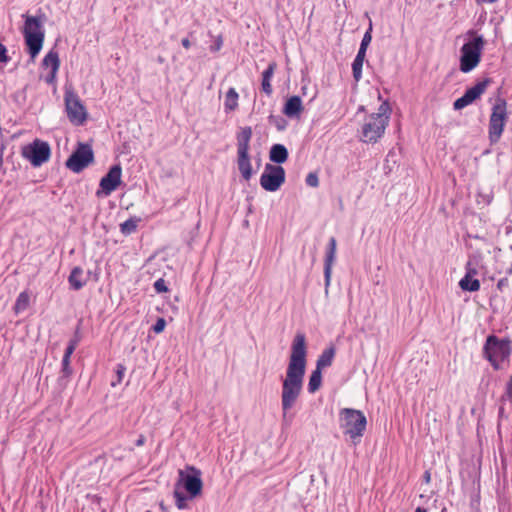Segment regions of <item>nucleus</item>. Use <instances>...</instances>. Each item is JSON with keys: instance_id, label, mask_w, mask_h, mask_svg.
Instances as JSON below:
<instances>
[{"instance_id": "obj_46", "label": "nucleus", "mask_w": 512, "mask_h": 512, "mask_svg": "<svg viewBox=\"0 0 512 512\" xmlns=\"http://www.w3.org/2000/svg\"><path fill=\"white\" fill-rule=\"evenodd\" d=\"M424 481L426 483H429L431 481V474L429 471H425L423 475Z\"/></svg>"}, {"instance_id": "obj_8", "label": "nucleus", "mask_w": 512, "mask_h": 512, "mask_svg": "<svg viewBox=\"0 0 512 512\" xmlns=\"http://www.w3.org/2000/svg\"><path fill=\"white\" fill-rule=\"evenodd\" d=\"M94 151L88 143L78 142L75 149L65 161L67 169L80 173L94 162Z\"/></svg>"}, {"instance_id": "obj_45", "label": "nucleus", "mask_w": 512, "mask_h": 512, "mask_svg": "<svg viewBox=\"0 0 512 512\" xmlns=\"http://www.w3.org/2000/svg\"><path fill=\"white\" fill-rule=\"evenodd\" d=\"M181 44L186 49L190 48L191 46V42L187 37L182 39Z\"/></svg>"}, {"instance_id": "obj_7", "label": "nucleus", "mask_w": 512, "mask_h": 512, "mask_svg": "<svg viewBox=\"0 0 512 512\" xmlns=\"http://www.w3.org/2000/svg\"><path fill=\"white\" fill-rule=\"evenodd\" d=\"M252 137L251 127H244L237 136V165L242 177L248 181L252 177V166L248 156L249 142Z\"/></svg>"}, {"instance_id": "obj_49", "label": "nucleus", "mask_w": 512, "mask_h": 512, "mask_svg": "<svg viewBox=\"0 0 512 512\" xmlns=\"http://www.w3.org/2000/svg\"><path fill=\"white\" fill-rule=\"evenodd\" d=\"M507 274H509V275L512 274V263H511V267L507 270Z\"/></svg>"}, {"instance_id": "obj_26", "label": "nucleus", "mask_w": 512, "mask_h": 512, "mask_svg": "<svg viewBox=\"0 0 512 512\" xmlns=\"http://www.w3.org/2000/svg\"><path fill=\"white\" fill-rule=\"evenodd\" d=\"M29 302H30V295H29L28 291H26V290L22 291L18 295V297L14 303V307H13L14 312L16 314H19V313L25 311L29 306Z\"/></svg>"}, {"instance_id": "obj_40", "label": "nucleus", "mask_w": 512, "mask_h": 512, "mask_svg": "<svg viewBox=\"0 0 512 512\" xmlns=\"http://www.w3.org/2000/svg\"><path fill=\"white\" fill-rule=\"evenodd\" d=\"M80 341H81V333H80V325H78L74 331L73 337L69 340V343L74 342V346L77 347Z\"/></svg>"}, {"instance_id": "obj_23", "label": "nucleus", "mask_w": 512, "mask_h": 512, "mask_svg": "<svg viewBox=\"0 0 512 512\" xmlns=\"http://www.w3.org/2000/svg\"><path fill=\"white\" fill-rule=\"evenodd\" d=\"M335 356V348L329 347L325 349L321 355L318 357L316 368L322 370L323 368L329 367L332 364V361Z\"/></svg>"}, {"instance_id": "obj_10", "label": "nucleus", "mask_w": 512, "mask_h": 512, "mask_svg": "<svg viewBox=\"0 0 512 512\" xmlns=\"http://www.w3.org/2000/svg\"><path fill=\"white\" fill-rule=\"evenodd\" d=\"M64 103L69 121L74 125H83L88 118V113L81 99L72 88L65 89Z\"/></svg>"}, {"instance_id": "obj_17", "label": "nucleus", "mask_w": 512, "mask_h": 512, "mask_svg": "<svg viewBox=\"0 0 512 512\" xmlns=\"http://www.w3.org/2000/svg\"><path fill=\"white\" fill-rule=\"evenodd\" d=\"M303 110L302 100L299 96H292L290 97L283 108V113L289 117H299L300 113Z\"/></svg>"}, {"instance_id": "obj_18", "label": "nucleus", "mask_w": 512, "mask_h": 512, "mask_svg": "<svg viewBox=\"0 0 512 512\" xmlns=\"http://www.w3.org/2000/svg\"><path fill=\"white\" fill-rule=\"evenodd\" d=\"M83 269L79 266L74 267L68 277L70 288L79 291L82 289L87 282V278L83 279Z\"/></svg>"}, {"instance_id": "obj_22", "label": "nucleus", "mask_w": 512, "mask_h": 512, "mask_svg": "<svg viewBox=\"0 0 512 512\" xmlns=\"http://www.w3.org/2000/svg\"><path fill=\"white\" fill-rule=\"evenodd\" d=\"M366 57L365 50H358V53L352 63L353 78L356 82H359L362 78V67Z\"/></svg>"}, {"instance_id": "obj_33", "label": "nucleus", "mask_w": 512, "mask_h": 512, "mask_svg": "<svg viewBox=\"0 0 512 512\" xmlns=\"http://www.w3.org/2000/svg\"><path fill=\"white\" fill-rule=\"evenodd\" d=\"M371 31H372V25L370 24L368 30L365 32V34H364V36L362 38V41H361L359 49L367 51V48H368V46H369V44L371 43V40H372Z\"/></svg>"}, {"instance_id": "obj_16", "label": "nucleus", "mask_w": 512, "mask_h": 512, "mask_svg": "<svg viewBox=\"0 0 512 512\" xmlns=\"http://www.w3.org/2000/svg\"><path fill=\"white\" fill-rule=\"evenodd\" d=\"M337 241L331 237L328 241L325 260H324V279L325 291H328L332 276V267L336 259Z\"/></svg>"}, {"instance_id": "obj_12", "label": "nucleus", "mask_w": 512, "mask_h": 512, "mask_svg": "<svg viewBox=\"0 0 512 512\" xmlns=\"http://www.w3.org/2000/svg\"><path fill=\"white\" fill-rule=\"evenodd\" d=\"M202 486L201 473L198 469L189 466L185 471L179 470L176 487L184 489L186 493L190 494V497L198 496L202 491Z\"/></svg>"}, {"instance_id": "obj_5", "label": "nucleus", "mask_w": 512, "mask_h": 512, "mask_svg": "<svg viewBox=\"0 0 512 512\" xmlns=\"http://www.w3.org/2000/svg\"><path fill=\"white\" fill-rule=\"evenodd\" d=\"M512 352L510 339H500L495 335L486 338L483 355L491 363L495 370L500 369V363L509 359Z\"/></svg>"}, {"instance_id": "obj_14", "label": "nucleus", "mask_w": 512, "mask_h": 512, "mask_svg": "<svg viewBox=\"0 0 512 512\" xmlns=\"http://www.w3.org/2000/svg\"><path fill=\"white\" fill-rule=\"evenodd\" d=\"M285 181V170L279 165L267 164L260 177V185L269 192L277 191Z\"/></svg>"}, {"instance_id": "obj_11", "label": "nucleus", "mask_w": 512, "mask_h": 512, "mask_svg": "<svg viewBox=\"0 0 512 512\" xmlns=\"http://www.w3.org/2000/svg\"><path fill=\"white\" fill-rule=\"evenodd\" d=\"M21 154L33 167H40L50 159L51 147L48 142L36 138L22 147Z\"/></svg>"}, {"instance_id": "obj_32", "label": "nucleus", "mask_w": 512, "mask_h": 512, "mask_svg": "<svg viewBox=\"0 0 512 512\" xmlns=\"http://www.w3.org/2000/svg\"><path fill=\"white\" fill-rule=\"evenodd\" d=\"M153 288L158 294L166 293L169 291L168 285L163 278L157 279L153 284Z\"/></svg>"}, {"instance_id": "obj_39", "label": "nucleus", "mask_w": 512, "mask_h": 512, "mask_svg": "<svg viewBox=\"0 0 512 512\" xmlns=\"http://www.w3.org/2000/svg\"><path fill=\"white\" fill-rule=\"evenodd\" d=\"M76 348L77 347L74 346V342L73 343H69L68 342V344H67V346L65 348V351H64L63 358H67V360H71V356L74 353Z\"/></svg>"}, {"instance_id": "obj_29", "label": "nucleus", "mask_w": 512, "mask_h": 512, "mask_svg": "<svg viewBox=\"0 0 512 512\" xmlns=\"http://www.w3.org/2000/svg\"><path fill=\"white\" fill-rule=\"evenodd\" d=\"M238 93L234 88L226 92V111H234L238 107Z\"/></svg>"}, {"instance_id": "obj_31", "label": "nucleus", "mask_w": 512, "mask_h": 512, "mask_svg": "<svg viewBox=\"0 0 512 512\" xmlns=\"http://www.w3.org/2000/svg\"><path fill=\"white\" fill-rule=\"evenodd\" d=\"M126 367L122 363H118L115 368V379L112 380L111 386L115 387L120 384L125 375Z\"/></svg>"}, {"instance_id": "obj_38", "label": "nucleus", "mask_w": 512, "mask_h": 512, "mask_svg": "<svg viewBox=\"0 0 512 512\" xmlns=\"http://www.w3.org/2000/svg\"><path fill=\"white\" fill-rule=\"evenodd\" d=\"M306 184L310 187H317L319 185V179L317 174L309 173L306 177Z\"/></svg>"}, {"instance_id": "obj_47", "label": "nucleus", "mask_w": 512, "mask_h": 512, "mask_svg": "<svg viewBox=\"0 0 512 512\" xmlns=\"http://www.w3.org/2000/svg\"><path fill=\"white\" fill-rule=\"evenodd\" d=\"M478 3H494L497 0H476Z\"/></svg>"}, {"instance_id": "obj_41", "label": "nucleus", "mask_w": 512, "mask_h": 512, "mask_svg": "<svg viewBox=\"0 0 512 512\" xmlns=\"http://www.w3.org/2000/svg\"><path fill=\"white\" fill-rule=\"evenodd\" d=\"M477 274V269L475 267L472 266V262L469 261L466 265V274L465 275H469L470 277L474 278V276Z\"/></svg>"}, {"instance_id": "obj_43", "label": "nucleus", "mask_w": 512, "mask_h": 512, "mask_svg": "<svg viewBox=\"0 0 512 512\" xmlns=\"http://www.w3.org/2000/svg\"><path fill=\"white\" fill-rule=\"evenodd\" d=\"M145 442H146V438H145V436H144V435H142V434H140V435H139V437H138V439H137V440H136V442H135V445H136V446H143V445L145 444Z\"/></svg>"}, {"instance_id": "obj_2", "label": "nucleus", "mask_w": 512, "mask_h": 512, "mask_svg": "<svg viewBox=\"0 0 512 512\" xmlns=\"http://www.w3.org/2000/svg\"><path fill=\"white\" fill-rule=\"evenodd\" d=\"M390 106L383 102L377 113L370 114L362 126L360 140L364 143H376L384 135L390 119Z\"/></svg>"}, {"instance_id": "obj_19", "label": "nucleus", "mask_w": 512, "mask_h": 512, "mask_svg": "<svg viewBox=\"0 0 512 512\" xmlns=\"http://www.w3.org/2000/svg\"><path fill=\"white\" fill-rule=\"evenodd\" d=\"M276 67V63L271 62L262 73L261 89L267 96H270L273 92L271 79L273 78Z\"/></svg>"}, {"instance_id": "obj_15", "label": "nucleus", "mask_w": 512, "mask_h": 512, "mask_svg": "<svg viewBox=\"0 0 512 512\" xmlns=\"http://www.w3.org/2000/svg\"><path fill=\"white\" fill-rule=\"evenodd\" d=\"M490 83L491 79L485 78L484 80L475 84L473 87L468 88L463 94V96L454 101L453 108L455 110H461L466 106L470 105L471 103H473L486 91Z\"/></svg>"}, {"instance_id": "obj_6", "label": "nucleus", "mask_w": 512, "mask_h": 512, "mask_svg": "<svg viewBox=\"0 0 512 512\" xmlns=\"http://www.w3.org/2000/svg\"><path fill=\"white\" fill-rule=\"evenodd\" d=\"M485 41L483 36L478 35L461 47L460 70L469 73L475 69L481 61Z\"/></svg>"}, {"instance_id": "obj_36", "label": "nucleus", "mask_w": 512, "mask_h": 512, "mask_svg": "<svg viewBox=\"0 0 512 512\" xmlns=\"http://www.w3.org/2000/svg\"><path fill=\"white\" fill-rule=\"evenodd\" d=\"M58 71L59 69H50L49 73L45 76V82L49 85L55 84Z\"/></svg>"}, {"instance_id": "obj_1", "label": "nucleus", "mask_w": 512, "mask_h": 512, "mask_svg": "<svg viewBox=\"0 0 512 512\" xmlns=\"http://www.w3.org/2000/svg\"><path fill=\"white\" fill-rule=\"evenodd\" d=\"M306 337L303 333H297L291 346V355L286 370V376L282 383L281 406L283 418L296 404L303 387L306 371Z\"/></svg>"}, {"instance_id": "obj_4", "label": "nucleus", "mask_w": 512, "mask_h": 512, "mask_svg": "<svg viewBox=\"0 0 512 512\" xmlns=\"http://www.w3.org/2000/svg\"><path fill=\"white\" fill-rule=\"evenodd\" d=\"M23 36L27 53L30 55L31 59L34 60L40 53L45 38V32L39 17L25 16Z\"/></svg>"}, {"instance_id": "obj_30", "label": "nucleus", "mask_w": 512, "mask_h": 512, "mask_svg": "<svg viewBox=\"0 0 512 512\" xmlns=\"http://www.w3.org/2000/svg\"><path fill=\"white\" fill-rule=\"evenodd\" d=\"M175 503L178 509L182 510L187 507V501L192 499L190 494H184L180 488L176 487L174 490Z\"/></svg>"}, {"instance_id": "obj_44", "label": "nucleus", "mask_w": 512, "mask_h": 512, "mask_svg": "<svg viewBox=\"0 0 512 512\" xmlns=\"http://www.w3.org/2000/svg\"><path fill=\"white\" fill-rule=\"evenodd\" d=\"M508 284V279L507 278H502L498 281L497 283V287L499 289H502L504 286H506Z\"/></svg>"}, {"instance_id": "obj_21", "label": "nucleus", "mask_w": 512, "mask_h": 512, "mask_svg": "<svg viewBox=\"0 0 512 512\" xmlns=\"http://www.w3.org/2000/svg\"><path fill=\"white\" fill-rule=\"evenodd\" d=\"M269 158L276 164H282L288 159V150L282 144H274L270 149Z\"/></svg>"}, {"instance_id": "obj_34", "label": "nucleus", "mask_w": 512, "mask_h": 512, "mask_svg": "<svg viewBox=\"0 0 512 512\" xmlns=\"http://www.w3.org/2000/svg\"><path fill=\"white\" fill-rule=\"evenodd\" d=\"M166 327V321L164 318L160 317L156 320V322L151 327L152 331L156 334H159L164 331Z\"/></svg>"}, {"instance_id": "obj_24", "label": "nucleus", "mask_w": 512, "mask_h": 512, "mask_svg": "<svg viewBox=\"0 0 512 512\" xmlns=\"http://www.w3.org/2000/svg\"><path fill=\"white\" fill-rule=\"evenodd\" d=\"M42 66L50 69L60 68L59 54L55 49H50L42 60Z\"/></svg>"}, {"instance_id": "obj_48", "label": "nucleus", "mask_w": 512, "mask_h": 512, "mask_svg": "<svg viewBox=\"0 0 512 512\" xmlns=\"http://www.w3.org/2000/svg\"><path fill=\"white\" fill-rule=\"evenodd\" d=\"M415 512H427V510L425 508H422V507H417Z\"/></svg>"}, {"instance_id": "obj_27", "label": "nucleus", "mask_w": 512, "mask_h": 512, "mask_svg": "<svg viewBox=\"0 0 512 512\" xmlns=\"http://www.w3.org/2000/svg\"><path fill=\"white\" fill-rule=\"evenodd\" d=\"M459 286L464 291L476 292L480 289V282L478 279L465 275L459 282Z\"/></svg>"}, {"instance_id": "obj_13", "label": "nucleus", "mask_w": 512, "mask_h": 512, "mask_svg": "<svg viewBox=\"0 0 512 512\" xmlns=\"http://www.w3.org/2000/svg\"><path fill=\"white\" fill-rule=\"evenodd\" d=\"M122 167L119 163L112 165L107 173L100 179L99 188L96 191L98 198L107 197L121 184Z\"/></svg>"}, {"instance_id": "obj_20", "label": "nucleus", "mask_w": 512, "mask_h": 512, "mask_svg": "<svg viewBox=\"0 0 512 512\" xmlns=\"http://www.w3.org/2000/svg\"><path fill=\"white\" fill-rule=\"evenodd\" d=\"M72 374L73 369L71 367V360H67V358H62L60 376L58 377L57 380L58 386L61 387L62 389L66 388Z\"/></svg>"}, {"instance_id": "obj_37", "label": "nucleus", "mask_w": 512, "mask_h": 512, "mask_svg": "<svg viewBox=\"0 0 512 512\" xmlns=\"http://www.w3.org/2000/svg\"><path fill=\"white\" fill-rule=\"evenodd\" d=\"M10 61V57L7 53L6 46L0 42V63L7 64Z\"/></svg>"}, {"instance_id": "obj_42", "label": "nucleus", "mask_w": 512, "mask_h": 512, "mask_svg": "<svg viewBox=\"0 0 512 512\" xmlns=\"http://www.w3.org/2000/svg\"><path fill=\"white\" fill-rule=\"evenodd\" d=\"M222 46V35H218L213 45L210 46L211 51H218Z\"/></svg>"}, {"instance_id": "obj_28", "label": "nucleus", "mask_w": 512, "mask_h": 512, "mask_svg": "<svg viewBox=\"0 0 512 512\" xmlns=\"http://www.w3.org/2000/svg\"><path fill=\"white\" fill-rule=\"evenodd\" d=\"M321 382H322L321 370L316 368L310 375L309 383H308V391L310 393H315L320 388Z\"/></svg>"}, {"instance_id": "obj_25", "label": "nucleus", "mask_w": 512, "mask_h": 512, "mask_svg": "<svg viewBox=\"0 0 512 512\" xmlns=\"http://www.w3.org/2000/svg\"><path fill=\"white\" fill-rule=\"evenodd\" d=\"M141 221L139 217L133 216L120 224V232L125 235H131L136 232L138 223Z\"/></svg>"}, {"instance_id": "obj_9", "label": "nucleus", "mask_w": 512, "mask_h": 512, "mask_svg": "<svg viewBox=\"0 0 512 512\" xmlns=\"http://www.w3.org/2000/svg\"><path fill=\"white\" fill-rule=\"evenodd\" d=\"M507 120V103L504 99L498 98L492 107L489 120V140L495 144L501 138Z\"/></svg>"}, {"instance_id": "obj_50", "label": "nucleus", "mask_w": 512, "mask_h": 512, "mask_svg": "<svg viewBox=\"0 0 512 512\" xmlns=\"http://www.w3.org/2000/svg\"><path fill=\"white\" fill-rule=\"evenodd\" d=\"M2 164V159H0V165Z\"/></svg>"}, {"instance_id": "obj_35", "label": "nucleus", "mask_w": 512, "mask_h": 512, "mask_svg": "<svg viewBox=\"0 0 512 512\" xmlns=\"http://www.w3.org/2000/svg\"><path fill=\"white\" fill-rule=\"evenodd\" d=\"M270 122L273 123L279 131L284 130L287 125L286 120L281 117L275 118V117L271 116Z\"/></svg>"}, {"instance_id": "obj_3", "label": "nucleus", "mask_w": 512, "mask_h": 512, "mask_svg": "<svg viewBox=\"0 0 512 512\" xmlns=\"http://www.w3.org/2000/svg\"><path fill=\"white\" fill-rule=\"evenodd\" d=\"M367 425L366 416L362 411L343 408L339 412V427L348 436L354 446L361 442Z\"/></svg>"}]
</instances>
